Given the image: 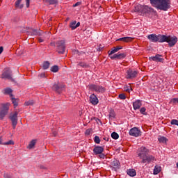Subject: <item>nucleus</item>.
Listing matches in <instances>:
<instances>
[{
    "label": "nucleus",
    "mask_w": 178,
    "mask_h": 178,
    "mask_svg": "<svg viewBox=\"0 0 178 178\" xmlns=\"http://www.w3.org/2000/svg\"><path fill=\"white\" fill-rule=\"evenodd\" d=\"M150 3L154 8L164 12L170 9V0H150Z\"/></svg>",
    "instance_id": "1"
},
{
    "label": "nucleus",
    "mask_w": 178,
    "mask_h": 178,
    "mask_svg": "<svg viewBox=\"0 0 178 178\" xmlns=\"http://www.w3.org/2000/svg\"><path fill=\"white\" fill-rule=\"evenodd\" d=\"M1 109L0 110V120H3L5 116H6L9 112V106H10V104H2Z\"/></svg>",
    "instance_id": "2"
},
{
    "label": "nucleus",
    "mask_w": 178,
    "mask_h": 178,
    "mask_svg": "<svg viewBox=\"0 0 178 178\" xmlns=\"http://www.w3.org/2000/svg\"><path fill=\"white\" fill-rule=\"evenodd\" d=\"M19 115V111H15L11 113L8 117V119L11 121L13 129H16V126H17V121L19 119L17 118V115Z\"/></svg>",
    "instance_id": "3"
},
{
    "label": "nucleus",
    "mask_w": 178,
    "mask_h": 178,
    "mask_svg": "<svg viewBox=\"0 0 178 178\" xmlns=\"http://www.w3.org/2000/svg\"><path fill=\"white\" fill-rule=\"evenodd\" d=\"M57 47L58 54L63 55L65 51H66V44H65V40H58L56 42Z\"/></svg>",
    "instance_id": "4"
},
{
    "label": "nucleus",
    "mask_w": 178,
    "mask_h": 178,
    "mask_svg": "<svg viewBox=\"0 0 178 178\" xmlns=\"http://www.w3.org/2000/svg\"><path fill=\"white\" fill-rule=\"evenodd\" d=\"M12 76H13L12 70L8 68L1 74V79H7V80H10V81H15V79H13Z\"/></svg>",
    "instance_id": "5"
},
{
    "label": "nucleus",
    "mask_w": 178,
    "mask_h": 178,
    "mask_svg": "<svg viewBox=\"0 0 178 178\" xmlns=\"http://www.w3.org/2000/svg\"><path fill=\"white\" fill-rule=\"evenodd\" d=\"M52 90H54V91H56V92L60 94V92H62V91L65 90V85L62 83H54L52 87Z\"/></svg>",
    "instance_id": "6"
},
{
    "label": "nucleus",
    "mask_w": 178,
    "mask_h": 178,
    "mask_svg": "<svg viewBox=\"0 0 178 178\" xmlns=\"http://www.w3.org/2000/svg\"><path fill=\"white\" fill-rule=\"evenodd\" d=\"M166 42H168L169 47L172 48V47L176 45V42H177V37L168 35Z\"/></svg>",
    "instance_id": "7"
},
{
    "label": "nucleus",
    "mask_w": 178,
    "mask_h": 178,
    "mask_svg": "<svg viewBox=\"0 0 178 178\" xmlns=\"http://www.w3.org/2000/svg\"><path fill=\"white\" fill-rule=\"evenodd\" d=\"M90 90L96 91V92H101L102 94L106 91L105 88L95 84L90 86Z\"/></svg>",
    "instance_id": "8"
},
{
    "label": "nucleus",
    "mask_w": 178,
    "mask_h": 178,
    "mask_svg": "<svg viewBox=\"0 0 178 178\" xmlns=\"http://www.w3.org/2000/svg\"><path fill=\"white\" fill-rule=\"evenodd\" d=\"M129 135L133 137H140V136H141V131H140L138 127L131 128L129 130Z\"/></svg>",
    "instance_id": "9"
},
{
    "label": "nucleus",
    "mask_w": 178,
    "mask_h": 178,
    "mask_svg": "<svg viewBox=\"0 0 178 178\" xmlns=\"http://www.w3.org/2000/svg\"><path fill=\"white\" fill-rule=\"evenodd\" d=\"M138 156L140 159H143L146 156L148 155V150L145 147H141L139 149Z\"/></svg>",
    "instance_id": "10"
},
{
    "label": "nucleus",
    "mask_w": 178,
    "mask_h": 178,
    "mask_svg": "<svg viewBox=\"0 0 178 178\" xmlns=\"http://www.w3.org/2000/svg\"><path fill=\"white\" fill-rule=\"evenodd\" d=\"M154 13V8L149 7L148 6H142V13L140 15H147V13Z\"/></svg>",
    "instance_id": "11"
},
{
    "label": "nucleus",
    "mask_w": 178,
    "mask_h": 178,
    "mask_svg": "<svg viewBox=\"0 0 178 178\" xmlns=\"http://www.w3.org/2000/svg\"><path fill=\"white\" fill-rule=\"evenodd\" d=\"M127 73V79H134L137 77V74H138V72L137 71L133 70H129Z\"/></svg>",
    "instance_id": "12"
},
{
    "label": "nucleus",
    "mask_w": 178,
    "mask_h": 178,
    "mask_svg": "<svg viewBox=\"0 0 178 178\" xmlns=\"http://www.w3.org/2000/svg\"><path fill=\"white\" fill-rule=\"evenodd\" d=\"M90 102L92 105H98L99 100L98 99V97L95 95V94H92L90 96Z\"/></svg>",
    "instance_id": "13"
},
{
    "label": "nucleus",
    "mask_w": 178,
    "mask_h": 178,
    "mask_svg": "<svg viewBox=\"0 0 178 178\" xmlns=\"http://www.w3.org/2000/svg\"><path fill=\"white\" fill-rule=\"evenodd\" d=\"M154 161H155V157L147 154L145 158L142 159V163H149L150 162H154Z\"/></svg>",
    "instance_id": "14"
},
{
    "label": "nucleus",
    "mask_w": 178,
    "mask_h": 178,
    "mask_svg": "<svg viewBox=\"0 0 178 178\" xmlns=\"http://www.w3.org/2000/svg\"><path fill=\"white\" fill-rule=\"evenodd\" d=\"M149 60H154V62H163L164 60L161 54H156L154 56L149 57Z\"/></svg>",
    "instance_id": "15"
},
{
    "label": "nucleus",
    "mask_w": 178,
    "mask_h": 178,
    "mask_svg": "<svg viewBox=\"0 0 178 178\" xmlns=\"http://www.w3.org/2000/svg\"><path fill=\"white\" fill-rule=\"evenodd\" d=\"M94 154L98 155L104 152V147L102 146H95L93 149Z\"/></svg>",
    "instance_id": "16"
},
{
    "label": "nucleus",
    "mask_w": 178,
    "mask_h": 178,
    "mask_svg": "<svg viewBox=\"0 0 178 178\" xmlns=\"http://www.w3.org/2000/svg\"><path fill=\"white\" fill-rule=\"evenodd\" d=\"M147 38L151 42H158V35L156 34H150L147 36Z\"/></svg>",
    "instance_id": "17"
},
{
    "label": "nucleus",
    "mask_w": 178,
    "mask_h": 178,
    "mask_svg": "<svg viewBox=\"0 0 178 178\" xmlns=\"http://www.w3.org/2000/svg\"><path fill=\"white\" fill-rule=\"evenodd\" d=\"M168 41V36L165 35H158V42H166Z\"/></svg>",
    "instance_id": "18"
},
{
    "label": "nucleus",
    "mask_w": 178,
    "mask_h": 178,
    "mask_svg": "<svg viewBox=\"0 0 178 178\" xmlns=\"http://www.w3.org/2000/svg\"><path fill=\"white\" fill-rule=\"evenodd\" d=\"M0 145H15V142L10 140L6 143H2V136H0Z\"/></svg>",
    "instance_id": "19"
},
{
    "label": "nucleus",
    "mask_w": 178,
    "mask_h": 178,
    "mask_svg": "<svg viewBox=\"0 0 178 178\" xmlns=\"http://www.w3.org/2000/svg\"><path fill=\"white\" fill-rule=\"evenodd\" d=\"M22 3V0H17L15 3V9H23V7L24 6Z\"/></svg>",
    "instance_id": "20"
},
{
    "label": "nucleus",
    "mask_w": 178,
    "mask_h": 178,
    "mask_svg": "<svg viewBox=\"0 0 178 178\" xmlns=\"http://www.w3.org/2000/svg\"><path fill=\"white\" fill-rule=\"evenodd\" d=\"M134 109L136 111L139 108H141V101L136 100L135 102L133 103Z\"/></svg>",
    "instance_id": "21"
},
{
    "label": "nucleus",
    "mask_w": 178,
    "mask_h": 178,
    "mask_svg": "<svg viewBox=\"0 0 178 178\" xmlns=\"http://www.w3.org/2000/svg\"><path fill=\"white\" fill-rule=\"evenodd\" d=\"M133 40L131 37H124L117 40V41H122L123 42H130Z\"/></svg>",
    "instance_id": "22"
},
{
    "label": "nucleus",
    "mask_w": 178,
    "mask_h": 178,
    "mask_svg": "<svg viewBox=\"0 0 178 178\" xmlns=\"http://www.w3.org/2000/svg\"><path fill=\"white\" fill-rule=\"evenodd\" d=\"M111 166H113V168L116 170V169H119V168H120V164L118 160H115L111 163Z\"/></svg>",
    "instance_id": "23"
},
{
    "label": "nucleus",
    "mask_w": 178,
    "mask_h": 178,
    "mask_svg": "<svg viewBox=\"0 0 178 178\" xmlns=\"http://www.w3.org/2000/svg\"><path fill=\"white\" fill-rule=\"evenodd\" d=\"M127 173L131 177H134V176H136L137 175V173L136 172V170H134V169L127 170Z\"/></svg>",
    "instance_id": "24"
},
{
    "label": "nucleus",
    "mask_w": 178,
    "mask_h": 178,
    "mask_svg": "<svg viewBox=\"0 0 178 178\" xmlns=\"http://www.w3.org/2000/svg\"><path fill=\"white\" fill-rule=\"evenodd\" d=\"M35 144H37V140L33 139L29 143L27 148H29V149H32V148H34V147L35 146Z\"/></svg>",
    "instance_id": "25"
},
{
    "label": "nucleus",
    "mask_w": 178,
    "mask_h": 178,
    "mask_svg": "<svg viewBox=\"0 0 178 178\" xmlns=\"http://www.w3.org/2000/svg\"><path fill=\"white\" fill-rule=\"evenodd\" d=\"M47 5H58V0H44Z\"/></svg>",
    "instance_id": "26"
},
{
    "label": "nucleus",
    "mask_w": 178,
    "mask_h": 178,
    "mask_svg": "<svg viewBox=\"0 0 178 178\" xmlns=\"http://www.w3.org/2000/svg\"><path fill=\"white\" fill-rule=\"evenodd\" d=\"M31 35H41V32L36 29H32L31 31L29 32Z\"/></svg>",
    "instance_id": "27"
},
{
    "label": "nucleus",
    "mask_w": 178,
    "mask_h": 178,
    "mask_svg": "<svg viewBox=\"0 0 178 178\" xmlns=\"http://www.w3.org/2000/svg\"><path fill=\"white\" fill-rule=\"evenodd\" d=\"M115 116H116V114L115 113V111L112 108L110 109L109 114H108L109 119H115Z\"/></svg>",
    "instance_id": "28"
},
{
    "label": "nucleus",
    "mask_w": 178,
    "mask_h": 178,
    "mask_svg": "<svg viewBox=\"0 0 178 178\" xmlns=\"http://www.w3.org/2000/svg\"><path fill=\"white\" fill-rule=\"evenodd\" d=\"M123 49V47L121 46L115 47L113 50L111 51L110 53H108V55L111 56L113 54H115V52H118V51H120V49Z\"/></svg>",
    "instance_id": "29"
},
{
    "label": "nucleus",
    "mask_w": 178,
    "mask_h": 178,
    "mask_svg": "<svg viewBox=\"0 0 178 178\" xmlns=\"http://www.w3.org/2000/svg\"><path fill=\"white\" fill-rule=\"evenodd\" d=\"M143 11V5H138L135 6L134 12H138V13H142Z\"/></svg>",
    "instance_id": "30"
},
{
    "label": "nucleus",
    "mask_w": 178,
    "mask_h": 178,
    "mask_svg": "<svg viewBox=\"0 0 178 178\" xmlns=\"http://www.w3.org/2000/svg\"><path fill=\"white\" fill-rule=\"evenodd\" d=\"M10 98L12 99V103L13 104L14 108H16L19 105V102L15 98H13V95H10Z\"/></svg>",
    "instance_id": "31"
},
{
    "label": "nucleus",
    "mask_w": 178,
    "mask_h": 178,
    "mask_svg": "<svg viewBox=\"0 0 178 178\" xmlns=\"http://www.w3.org/2000/svg\"><path fill=\"white\" fill-rule=\"evenodd\" d=\"M51 63H49V61H44L42 65V69L43 70H47V69H49Z\"/></svg>",
    "instance_id": "32"
},
{
    "label": "nucleus",
    "mask_w": 178,
    "mask_h": 178,
    "mask_svg": "<svg viewBox=\"0 0 178 178\" xmlns=\"http://www.w3.org/2000/svg\"><path fill=\"white\" fill-rule=\"evenodd\" d=\"M51 72L53 73H58L59 72V67L58 65H54L51 67Z\"/></svg>",
    "instance_id": "33"
},
{
    "label": "nucleus",
    "mask_w": 178,
    "mask_h": 178,
    "mask_svg": "<svg viewBox=\"0 0 178 178\" xmlns=\"http://www.w3.org/2000/svg\"><path fill=\"white\" fill-rule=\"evenodd\" d=\"M161 172V166L156 165L154 169V175H158Z\"/></svg>",
    "instance_id": "34"
},
{
    "label": "nucleus",
    "mask_w": 178,
    "mask_h": 178,
    "mask_svg": "<svg viewBox=\"0 0 178 178\" xmlns=\"http://www.w3.org/2000/svg\"><path fill=\"white\" fill-rule=\"evenodd\" d=\"M158 140L159 141V143H165L168 141V139L165 136H161L158 138Z\"/></svg>",
    "instance_id": "35"
},
{
    "label": "nucleus",
    "mask_w": 178,
    "mask_h": 178,
    "mask_svg": "<svg viewBox=\"0 0 178 178\" xmlns=\"http://www.w3.org/2000/svg\"><path fill=\"white\" fill-rule=\"evenodd\" d=\"M12 92H13V90L9 88H7L4 90V94H6V95H13Z\"/></svg>",
    "instance_id": "36"
},
{
    "label": "nucleus",
    "mask_w": 178,
    "mask_h": 178,
    "mask_svg": "<svg viewBox=\"0 0 178 178\" xmlns=\"http://www.w3.org/2000/svg\"><path fill=\"white\" fill-rule=\"evenodd\" d=\"M117 59H124V58H126V54H117Z\"/></svg>",
    "instance_id": "37"
},
{
    "label": "nucleus",
    "mask_w": 178,
    "mask_h": 178,
    "mask_svg": "<svg viewBox=\"0 0 178 178\" xmlns=\"http://www.w3.org/2000/svg\"><path fill=\"white\" fill-rule=\"evenodd\" d=\"M111 137L113 138V140H118V138H119V134H118L116 132H113L111 134Z\"/></svg>",
    "instance_id": "38"
},
{
    "label": "nucleus",
    "mask_w": 178,
    "mask_h": 178,
    "mask_svg": "<svg viewBox=\"0 0 178 178\" xmlns=\"http://www.w3.org/2000/svg\"><path fill=\"white\" fill-rule=\"evenodd\" d=\"M94 141L95 144H99V143H101V139L99 138V136H95L94 138Z\"/></svg>",
    "instance_id": "39"
},
{
    "label": "nucleus",
    "mask_w": 178,
    "mask_h": 178,
    "mask_svg": "<svg viewBox=\"0 0 178 178\" xmlns=\"http://www.w3.org/2000/svg\"><path fill=\"white\" fill-rule=\"evenodd\" d=\"M76 23H77V22L76 21H74L73 22L70 23V27L72 29V30L76 29Z\"/></svg>",
    "instance_id": "40"
},
{
    "label": "nucleus",
    "mask_w": 178,
    "mask_h": 178,
    "mask_svg": "<svg viewBox=\"0 0 178 178\" xmlns=\"http://www.w3.org/2000/svg\"><path fill=\"white\" fill-rule=\"evenodd\" d=\"M170 124L172 125L178 126V120H172Z\"/></svg>",
    "instance_id": "41"
},
{
    "label": "nucleus",
    "mask_w": 178,
    "mask_h": 178,
    "mask_svg": "<svg viewBox=\"0 0 178 178\" xmlns=\"http://www.w3.org/2000/svg\"><path fill=\"white\" fill-rule=\"evenodd\" d=\"M124 91H127V92H130L131 91V86H126L124 88Z\"/></svg>",
    "instance_id": "42"
},
{
    "label": "nucleus",
    "mask_w": 178,
    "mask_h": 178,
    "mask_svg": "<svg viewBox=\"0 0 178 178\" xmlns=\"http://www.w3.org/2000/svg\"><path fill=\"white\" fill-rule=\"evenodd\" d=\"M34 102L33 101H28L24 103L25 106H29V105H33Z\"/></svg>",
    "instance_id": "43"
},
{
    "label": "nucleus",
    "mask_w": 178,
    "mask_h": 178,
    "mask_svg": "<svg viewBox=\"0 0 178 178\" xmlns=\"http://www.w3.org/2000/svg\"><path fill=\"white\" fill-rule=\"evenodd\" d=\"M147 111V109L145 108V107H142L140 110V113H142V115H145V111Z\"/></svg>",
    "instance_id": "44"
},
{
    "label": "nucleus",
    "mask_w": 178,
    "mask_h": 178,
    "mask_svg": "<svg viewBox=\"0 0 178 178\" xmlns=\"http://www.w3.org/2000/svg\"><path fill=\"white\" fill-rule=\"evenodd\" d=\"M79 65L81 67H88V65H87L86 63H80Z\"/></svg>",
    "instance_id": "45"
},
{
    "label": "nucleus",
    "mask_w": 178,
    "mask_h": 178,
    "mask_svg": "<svg viewBox=\"0 0 178 178\" xmlns=\"http://www.w3.org/2000/svg\"><path fill=\"white\" fill-rule=\"evenodd\" d=\"M119 98L120 99H124L126 98V95L123 93H121V94L119 95Z\"/></svg>",
    "instance_id": "46"
},
{
    "label": "nucleus",
    "mask_w": 178,
    "mask_h": 178,
    "mask_svg": "<svg viewBox=\"0 0 178 178\" xmlns=\"http://www.w3.org/2000/svg\"><path fill=\"white\" fill-rule=\"evenodd\" d=\"M172 104H174V105H176L177 104H178V98H174L172 100Z\"/></svg>",
    "instance_id": "47"
},
{
    "label": "nucleus",
    "mask_w": 178,
    "mask_h": 178,
    "mask_svg": "<svg viewBox=\"0 0 178 178\" xmlns=\"http://www.w3.org/2000/svg\"><path fill=\"white\" fill-rule=\"evenodd\" d=\"M90 120H95L96 122V123H98V122H99V119L95 118V117H92L90 118Z\"/></svg>",
    "instance_id": "48"
},
{
    "label": "nucleus",
    "mask_w": 178,
    "mask_h": 178,
    "mask_svg": "<svg viewBox=\"0 0 178 178\" xmlns=\"http://www.w3.org/2000/svg\"><path fill=\"white\" fill-rule=\"evenodd\" d=\"M57 134H58V131H56L55 130H52V136L54 137H56Z\"/></svg>",
    "instance_id": "49"
},
{
    "label": "nucleus",
    "mask_w": 178,
    "mask_h": 178,
    "mask_svg": "<svg viewBox=\"0 0 178 178\" xmlns=\"http://www.w3.org/2000/svg\"><path fill=\"white\" fill-rule=\"evenodd\" d=\"M99 158H101L102 159H105V154L103 153L99 154Z\"/></svg>",
    "instance_id": "50"
},
{
    "label": "nucleus",
    "mask_w": 178,
    "mask_h": 178,
    "mask_svg": "<svg viewBox=\"0 0 178 178\" xmlns=\"http://www.w3.org/2000/svg\"><path fill=\"white\" fill-rule=\"evenodd\" d=\"M80 5H81V2L78 1L76 2L75 4H74V8H75L76 6H80Z\"/></svg>",
    "instance_id": "51"
},
{
    "label": "nucleus",
    "mask_w": 178,
    "mask_h": 178,
    "mask_svg": "<svg viewBox=\"0 0 178 178\" xmlns=\"http://www.w3.org/2000/svg\"><path fill=\"white\" fill-rule=\"evenodd\" d=\"M13 22L14 23H16V22H19V18H18L17 17H14V18L13 19Z\"/></svg>",
    "instance_id": "52"
},
{
    "label": "nucleus",
    "mask_w": 178,
    "mask_h": 178,
    "mask_svg": "<svg viewBox=\"0 0 178 178\" xmlns=\"http://www.w3.org/2000/svg\"><path fill=\"white\" fill-rule=\"evenodd\" d=\"M102 49H104V46L101 44L99 46V48L97 49V51H102Z\"/></svg>",
    "instance_id": "53"
},
{
    "label": "nucleus",
    "mask_w": 178,
    "mask_h": 178,
    "mask_svg": "<svg viewBox=\"0 0 178 178\" xmlns=\"http://www.w3.org/2000/svg\"><path fill=\"white\" fill-rule=\"evenodd\" d=\"M39 76L40 77V79H44L45 78V73H42L39 75Z\"/></svg>",
    "instance_id": "54"
},
{
    "label": "nucleus",
    "mask_w": 178,
    "mask_h": 178,
    "mask_svg": "<svg viewBox=\"0 0 178 178\" xmlns=\"http://www.w3.org/2000/svg\"><path fill=\"white\" fill-rule=\"evenodd\" d=\"M111 59H118L117 54H114L113 56L110 57Z\"/></svg>",
    "instance_id": "55"
},
{
    "label": "nucleus",
    "mask_w": 178,
    "mask_h": 178,
    "mask_svg": "<svg viewBox=\"0 0 178 178\" xmlns=\"http://www.w3.org/2000/svg\"><path fill=\"white\" fill-rule=\"evenodd\" d=\"M26 8H29L30 6V0H26Z\"/></svg>",
    "instance_id": "56"
},
{
    "label": "nucleus",
    "mask_w": 178,
    "mask_h": 178,
    "mask_svg": "<svg viewBox=\"0 0 178 178\" xmlns=\"http://www.w3.org/2000/svg\"><path fill=\"white\" fill-rule=\"evenodd\" d=\"M86 136H90V129H87L85 133Z\"/></svg>",
    "instance_id": "57"
},
{
    "label": "nucleus",
    "mask_w": 178,
    "mask_h": 178,
    "mask_svg": "<svg viewBox=\"0 0 178 178\" xmlns=\"http://www.w3.org/2000/svg\"><path fill=\"white\" fill-rule=\"evenodd\" d=\"M4 178H12L9 175H8V174H5L4 175Z\"/></svg>",
    "instance_id": "58"
},
{
    "label": "nucleus",
    "mask_w": 178,
    "mask_h": 178,
    "mask_svg": "<svg viewBox=\"0 0 178 178\" xmlns=\"http://www.w3.org/2000/svg\"><path fill=\"white\" fill-rule=\"evenodd\" d=\"M39 42H44V40L41 38H38Z\"/></svg>",
    "instance_id": "59"
},
{
    "label": "nucleus",
    "mask_w": 178,
    "mask_h": 178,
    "mask_svg": "<svg viewBox=\"0 0 178 178\" xmlns=\"http://www.w3.org/2000/svg\"><path fill=\"white\" fill-rule=\"evenodd\" d=\"M2 52H3V47H0V55H1V54H2Z\"/></svg>",
    "instance_id": "60"
},
{
    "label": "nucleus",
    "mask_w": 178,
    "mask_h": 178,
    "mask_svg": "<svg viewBox=\"0 0 178 178\" xmlns=\"http://www.w3.org/2000/svg\"><path fill=\"white\" fill-rule=\"evenodd\" d=\"M80 26V22H78L77 24H76L75 27L76 29H77V27H79Z\"/></svg>",
    "instance_id": "61"
},
{
    "label": "nucleus",
    "mask_w": 178,
    "mask_h": 178,
    "mask_svg": "<svg viewBox=\"0 0 178 178\" xmlns=\"http://www.w3.org/2000/svg\"><path fill=\"white\" fill-rule=\"evenodd\" d=\"M50 45H51L52 47H55V43H50Z\"/></svg>",
    "instance_id": "62"
},
{
    "label": "nucleus",
    "mask_w": 178,
    "mask_h": 178,
    "mask_svg": "<svg viewBox=\"0 0 178 178\" xmlns=\"http://www.w3.org/2000/svg\"><path fill=\"white\" fill-rule=\"evenodd\" d=\"M40 169H44V166H42V165H40Z\"/></svg>",
    "instance_id": "63"
},
{
    "label": "nucleus",
    "mask_w": 178,
    "mask_h": 178,
    "mask_svg": "<svg viewBox=\"0 0 178 178\" xmlns=\"http://www.w3.org/2000/svg\"><path fill=\"white\" fill-rule=\"evenodd\" d=\"M75 52H76V54L79 52V51H77V50H75Z\"/></svg>",
    "instance_id": "64"
}]
</instances>
